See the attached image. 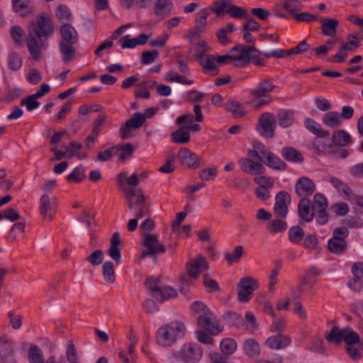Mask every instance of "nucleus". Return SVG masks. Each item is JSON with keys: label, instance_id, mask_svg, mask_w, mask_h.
<instances>
[{"label": "nucleus", "instance_id": "1", "mask_svg": "<svg viewBox=\"0 0 363 363\" xmlns=\"http://www.w3.org/2000/svg\"><path fill=\"white\" fill-rule=\"evenodd\" d=\"M53 33L52 21L46 13L40 14L37 16L35 21L29 25L26 44L33 60H39L41 58V51L48 48V39L52 35Z\"/></svg>", "mask_w": 363, "mask_h": 363}, {"label": "nucleus", "instance_id": "2", "mask_svg": "<svg viewBox=\"0 0 363 363\" xmlns=\"http://www.w3.org/2000/svg\"><path fill=\"white\" fill-rule=\"evenodd\" d=\"M62 40L60 41V52L63 56L64 62L72 61L75 56L74 45L78 42L79 35L75 28L68 23L60 27Z\"/></svg>", "mask_w": 363, "mask_h": 363}, {"label": "nucleus", "instance_id": "3", "mask_svg": "<svg viewBox=\"0 0 363 363\" xmlns=\"http://www.w3.org/2000/svg\"><path fill=\"white\" fill-rule=\"evenodd\" d=\"M185 333V326L179 321L171 322L160 327L157 333L156 341L163 347H169L177 339L182 337Z\"/></svg>", "mask_w": 363, "mask_h": 363}, {"label": "nucleus", "instance_id": "4", "mask_svg": "<svg viewBox=\"0 0 363 363\" xmlns=\"http://www.w3.org/2000/svg\"><path fill=\"white\" fill-rule=\"evenodd\" d=\"M145 286L150 291L152 297L161 303L177 295L175 289L161 284L160 279L156 277L147 278Z\"/></svg>", "mask_w": 363, "mask_h": 363}, {"label": "nucleus", "instance_id": "5", "mask_svg": "<svg viewBox=\"0 0 363 363\" xmlns=\"http://www.w3.org/2000/svg\"><path fill=\"white\" fill-rule=\"evenodd\" d=\"M172 356L174 359H180L184 363H197L203 356V350L196 344L186 343L179 352L173 353Z\"/></svg>", "mask_w": 363, "mask_h": 363}, {"label": "nucleus", "instance_id": "6", "mask_svg": "<svg viewBox=\"0 0 363 363\" xmlns=\"http://www.w3.org/2000/svg\"><path fill=\"white\" fill-rule=\"evenodd\" d=\"M349 235L347 228L340 227L333 230V237L328 240V250L334 254H342L346 251L347 242L345 238Z\"/></svg>", "mask_w": 363, "mask_h": 363}, {"label": "nucleus", "instance_id": "7", "mask_svg": "<svg viewBox=\"0 0 363 363\" xmlns=\"http://www.w3.org/2000/svg\"><path fill=\"white\" fill-rule=\"evenodd\" d=\"M237 286L239 289L238 299L242 303L249 301L252 297L253 291L259 288L257 281L250 276L242 277Z\"/></svg>", "mask_w": 363, "mask_h": 363}, {"label": "nucleus", "instance_id": "8", "mask_svg": "<svg viewBox=\"0 0 363 363\" xmlns=\"http://www.w3.org/2000/svg\"><path fill=\"white\" fill-rule=\"evenodd\" d=\"M232 51H238L240 54L235 56L234 65L236 67L244 66L249 64L252 58L261 55V52L253 46L238 45L234 47Z\"/></svg>", "mask_w": 363, "mask_h": 363}, {"label": "nucleus", "instance_id": "9", "mask_svg": "<svg viewBox=\"0 0 363 363\" xmlns=\"http://www.w3.org/2000/svg\"><path fill=\"white\" fill-rule=\"evenodd\" d=\"M143 245L146 247L140 254V259H144L147 256H154V260L156 262V254L164 253L166 247L162 244L155 235H146L144 237Z\"/></svg>", "mask_w": 363, "mask_h": 363}, {"label": "nucleus", "instance_id": "10", "mask_svg": "<svg viewBox=\"0 0 363 363\" xmlns=\"http://www.w3.org/2000/svg\"><path fill=\"white\" fill-rule=\"evenodd\" d=\"M312 208L315 213V219L320 225H325L328 221V214L326 211L328 201L325 196L320 193L314 195L311 203Z\"/></svg>", "mask_w": 363, "mask_h": 363}, {"label": "nucleus", "instance_id": "11", "mask_svg": "<svg viewBox=\"0 0 363 363\" xmlns=\"http://www.w3.org/2000/svg\"><path fill=\"white\" fill-rule=\"evenodd\" d=\"M275 127L276 119L273 113L266 112L259 116L257 130L262 137L272 138L274 136Z\"/></svg>", "mask_w": 363, "mask_h": 363}, {"label": "nucleus", "instance_id": "12", "mask_svg": "<svg viewBox=\"0 0 363 363\" xmlns=\"http://www.w3.org/2000/svg\"><path fill=\"white\" fill-rule=\"evenodd\" d=\"M145 121V116L140 112H135L130 118L121 127L120 134L123 140H126L131 137L130 129H136L141 127Z\"/></svg>", "mask_w": 363, "mask_h": 363}, {"label": "nucleus", "instance_id": "13", "mask_svg": "<svg viewBox=\"0 0 363 363\" xmlns=\"http://www.w3.org/2000/svg\"><path fill=\"white\" fill-rule=\"evenodd\" d=\"M180 163L190 169H197L204 163L202 158L186 147L180 149L178 152Z\"/></svg>", "mask_w": 363, "mask_h": 363}, {"label": "nucleus", "instance_id": "14", "mask_svg": "<svg viewBox=\"0 0 363 363\" xmlns=\"http://www.w3.org/2000/svg\"><path fill=\"white\" fill-rule=\"evenodd\" d=\"M208 267L206 258L200 254L197 255L195 258L190 259L186 264L188 275L195 279Z\"/></svg>", "mask_w": 363, "mask_h": 363}, {"label": "nucleus", "instance_id": "15", "mask_svg": "<svg viewBox=\"0 0 363 363\" xmlns=\"http://www.w3.org/2000/svg\"><path fill=\"white\" fill-rule=\"evenodd\" d=\"M197 323L212 335H216L222 331V328L212 312L203 314V316H198Z\"/></svg>", "mask_w": 363, "mask_h": 363}, {"label": "nucleus", "instance_id": "16", "mask_svg": "<svg viewBox=\"0 0 363 363\" xmlns=\"http://www.w3.org/2000/svg\"><path fill=\"white\" fill-rule=\"evenodd\" d=\"M291 203V196L284 191L277 193L275 196L274 213L279 218H284L288 213V207Z\"/></svg>", "mask_w": 363, "mask_h": 363}, {"label": "nucleus", "instance_id": "17", "mask_svg": "<svg viewBox=\"0 0 363 363\" xmlns=\"http://www.w3.org/2000/svg\"><path fill=\"white\" fill-rule=\"evenodd\" d=\"M123 191L128 201L129 209L134 210L135 207L146 203V198L140 188L136 189L125 188Z\"/></svg>", "mask_w": 363, "mask_h": 363}, {"label": "nucleus", "instance_id": "18", "mask_svg": "<svg viewBox=\"0 0 363 363\" xmlns=\"http://www.w3.org/2000/svg\"><path fill=\"white\" fill-rule=\"evenodd\" d=\"M316 189L315 184L306 177H300L296 183L295 191L299 197L306 198L312 195Z\"/></svg>", "mask_w": 363, "mask_h": 363}, {"label": "nucleus", "instance_id": "19", "mask_svg": "<svg viewBox=\"0 0 363 363\" xmlns=\"http://www.w3.org/2000/svg\"><path fill=\"white\" fill-rule=\"evenodd\" d=\"M240 168L251 175L262 174L265 172V167L262 162H256L250 158H242L239 160Z\"/></svg>", "mask_w": 363, "mask_h": 363}, {"label": "nucleus", "instance_id": "20", "mask_svg": "<svg viewBox=\"0 0 363 363\" xmlns=\"http://www.w3.org/2000/svg\"><path fill=\"white\" fill-rule=\"evenodd\" d=\"M40 213L44 218H48L52 220L56 213L55 203L52 202L48 194H43L40 199L39 203Z\"/></svg>", "mask_w": 363, "mask_h": 363}, {"label": "nucleus", "instance_id": "21", "mask_svg": "<svg viewBox=\"0 0 363 363\" xmlns=\"http://www.w3.org/2000/svg\"><path fill=\"white\" fill-rule=\"evenodd\" d=\"M122 247L123 243L122 241L121 240L119 233H113L111 238V245L108 250V253L110 257L116 263H120L121 262V254L120 252V247Z\"/></svg>", "mask_w": 363, "mask_h": 363}, {"label": "nucleus", "instance_id": "22", "mask_svg": "<svg viewBox=\"0 0 363 363\" xmlns=\"http://www.w3.org/2000/svg\"><path fill=\"white\" fill-rule=\"evenodd\" d=\"M298 212L300 218L306 222H311L315 216L311 201L307 198H301L298 204Z\"/></svg>", "mask_w": 363, "mask_h": 363}, {"label": "nucleus", "instance_id": "23", "mask_svg": "<svg viewBox=\"0 0 363 363\" xmlns=\"http://www.w3.org/2000/svg\"><path fill=\"white\" fill-rule=\"evenodd\" d=\"M274 87L269 80L264 79L257 84L256 89L250 90V94L255 99L269 97V94L274 90Z\"/></svg>", "mask_w": 363, "mask_h": 363}, {"label": "nucleus", "instance_id": "24", "mask_svg": "<svg viewBox=\"0 0 363 363\" xmlns=\"http://www.w3.org/2000/svg\"><path fill=\"white\" fill-rule=\"evenodd\" d=\"M291 342L289 337L277 334L268 337L266 340V345L272 350H281L287 347Z\"/></svg>", "mask_w": 363, "mask_h": 363}, {"label": "nucleus", "instance_id": "25", "mask_svg": "<svg viewBox=\"0 0 363 363\" xmlns=\"http://www.w3.org/2000/svg\"><path fill=\"white\" fill-rule=\"evenodd\" d=\"M322 24L321 32L325 36H334L337 33L339 21L335 18H323L320 19Z\"/></svg>", "mask_w": 363, "mask_h": 363}, {"label": "nucleus", "instance_id": "26", "mask_svg": "<svg viewBox=\"0 0 363 363\" xmlns=\"http://www.w3.org/2000/svg\"><path fill=\"white\" fill-rule=\"evenodd\" d=\"M304 125L308 130L315 135L317 137L325 138L330 135L329 131L323 129L320 125L313 119L310 118H306L304 121Z\"/></svg>", "mask_w": 363, "mask_h": 363}, {"label": "nucleus", "instance_id": "27", "mask_svg": "<svg viewBox=\"0 0 363 363\" xmlns=\"http://www.w3.org/2000/svg\"><path fill=\"white\" fill-rule=\"evenodd\" d=\"M331 140L334 145L340 147L347 146L352 143V138L350 135L343 130L334 131Z\"/></svg>", "mask_w": 363, "mask_h": 363}, {"label": "nucleus", "instance_id": "28", "mask_svg": "<svg viewBox=\"0 0 363 363\" xmlns=\"http://www.w3.org/2000/svg\"><path fill=\"white\" fill-rule=\"evenodd\" d=\"M13 9L21 16L32 13L33 6L30 0H12Z\"/></svg>", "mask_w": 363, "mask_h": 363}, {"label": "nucleus", "instance_id": "29", "mask_svg": "<svg viewBox=\"0 0 363 363\" xmlns=\"http://www.w3.org/2000/svg\"><path fill=\"white\" fill-rule=\"evenodd\" d=\"M171 139L174 143L186 144L190 140L189 131L185 126L180 127L171 134Z\"/></svg>", "mask_w": 363, "mask_h": 363}, {"label": "nucleus", "instance_id": "30", "mask_svg": "<svg viewBox=\"0 0 363 363\" xmlns=\"http://www.w3.org/2000/svg\"><path fill=\"white\" fill-rule=\"evenodd\" d=\"M172 9V0H157L154 6V13L157 16H165Z\"/></svg>", "mask_w": 363, "mask_h": 363}, {"label": "nucleus", "instance_id": "31", "mask_svg": "<svg viewBox=\"0 0 363 363\" xmlns=\"http://www.w3.org/2000/svg\"><path fill=\"white\" fill-rule=\"evenodd\" d=\"M322 121L325 125L332 128H337L342 123L340 116L336 111H330L324 114Z\"/></svg>", "mask_w": 363, "mask_h": 363}, {"label": "nucleus", "instance_id": "32", "mask_svg": "<svg viewBox=\"0 0 363 363\" xmlns=\"http://www.w3.org/2000/svg\"><path fill=\"white\" fill-rule=\"evenodd\" d=\"M281 155L284 159L291 162H301L303 161L302 154L293 147H286L283 148Z\"/></svg>", "mask_w": 363, "mask_h": 363}, {"label": "nucleus", "instance_id": "33", "mask_svg": "<svg viewBox=\"0 0 363 363\" xmlns=\"http://www.w3.org/2000/svg\"><path fill=\"white\" fill-rule=\"evenodd\" d=\"M245 354L250 357H257L260 354V348L257 342L254 339H247L243 343Z\"/></svg>", "mask_w": 363, "mask_h": 363}, {"label": "nucleus", "instance_id": "34", "mask_svg": "<svg viewBox=\"0 0 363 363\" xmlns=\"http://www.w3.org/2000/svg\"><path fill=\"white\" fill-rule=\"evenodd\" d=\"M232 4V0H218L214 1L211 7L208 9L214 12L218 16H223Z\"/></svg>", "mask_w": 363, "mask_h": 363}, {"label": "nucleus", "instance_id": "35", "mask_svg": "<svg viewBox=\"0 0 363 363\" xmlns=\"http://www.w3.org/2000/svg\"><path fill=\"white\" fill-rule=\"evenodd\" d=\"M28 358L30 363H45L43 351L35 345H32L29 347Z\"/></svg>", "mask_w": 363, "mask_h": 363}, {"label": "nucleus", "instance_id": "36", "mask_svg": "<svg viewBox=\"0 0 363 363\" xmlns=\"http://www.w3.org/2000/svg\"><path fill=\"white\" fill-rule=\"evenodd\" d=\"M223 318L230 326H235L238 328H241L245 325L244 320L241 315L235 312L229 311L225 313L223 315Z\"/></svg>", "mask_w": 363, "mask_h": 363}, {"label": "nucleus", "instance_id": "37", "mask_svg": "<svg viewBox=\"0 0 363 363\" xmlns=\"http://www.w3.org/2000/svg\"><path fill=\"white\" fill-rule=\"evenodd\" d=\"M225 109L233 113L235 118H240L245 116V111L243 110L242 105L234 100L229 101L224 104Z\"/></svg>", "mask_w": 363, "mask_h": 363}, {"label": "nucleus", "instance_id": "38", "mask_svg": "<svg viewBox=\"0 0 363 363\" xmlns=\"http://www.w3.org/2000/svg\"><path fill=\"white\" fill-rule=\"evenodd\" d=\"M344 328L340 329L337 326H334L325 336V339L330 342L339 345L344 340Z\"/></svg>", "mask_w": 363, "mask_h": 363}, {"label": "nucleus", "instance_id": "39", "mask_svg": "<svg viewBox=\"0 0 363 363\" xmlns=\"http://www.w3.org/2000/svg\"><path fill=\"white\" fill-rule=\"evenodd\" d=\"M210 16L208 9H203L199 11L196 19V29L199 33H202L206 30V19Z\"/></svg>", "mask_w": 363, "mask_h": 363}, {"label": "nucleus", "instance_id": "40", "mask_svg": "<svg viewBox=\"0 0 363 363\" xmlns=\"http://www.w3.org/2000/svg\"><path fill=\"white\" fill-rule=\"evenodd\" d=\"M7 65L11 71H18L21 68L23 65L22 57L19 54L11 52L9 54Z\"/></svg>", "mask_w": 363, "mask_h": 363}, {"label": "nucleus", "instance_id": "41", "mask_svg": "<svg viewBox=\"0 0 363 363\" xmlns=\"http://www.w3.org/2000/svg\"><path fill=\"white\" fill-rule=\"evenodd\" d=\"M243 254V247L242 245H237L232 252H226L224 254V257L228 264L238 263Z\"/></svg>", "mask_w": 363, "mask_h": 363}, {"label": "nucleus", "instance_id": "42", "mask_svg": "<svg viewBox=\"0 0 363 363\" xmlns=\"http://www.w3.org/2000/svg\"><path fill=\"white\" fill-rule=\"evenodd\" d=\"M328 181L339 192L344 194L347 196H350L351 189L346 183L333 176L328 177Z\"/></svg>", "mask_w": 363, "mask_h": 363}, {"label": "nucleus", "instance_id": "43", "mask_svg": "<svg viewBox=\"0 0 363 363\" xmlns=\"http://www.w3.org/2000/svg\"><path fill=\"white\" fill-rule=\"evenodd\" d=\"M103 276L106 282L113 283L116 281L114 266L112 262H105L102 267Z\"/></svg>", "mask_w": 363, "mask_h": 363}, {"label": "nucleus", "instance_id": "44", "mask_svg": "<svg viewBox=\"0 0 363 363\" xmlns=\"http://www.w3.org/2000/svg\"><path fill=\"white\" fill-rule=\"evenodd\" d=\"M294 121V112L292 111H281L278 114L279 124L282 127L291 125Z\"/></svg>", "mask_w": 363, "mask_h": 363}, {"label": "nucleus", "instance_id": "45", "mask_svg": "<svg viewBox=\"0 0 363 363\" xmlns=\"http://www.w3.org/2000/svg\"><path fill=\"white\" fill-rule=\"evenodd\" d=\"M265 164L270 168L279 170H284L286 167V163L272 152L268 155Z\"/></svg>", "mask_w": 363, "mask_h": 363}, {"label": "nucleus", "instance_id": "46", "mask_svg": "<svg viewBox=\"0 0 363 363\" xmlns=\"http://www.w3.org/2000/svg\"><path fill=\"white\" fill-rule=\"evenodd\" d=\"M282 219L279 218V219L270 221L267 225L268 230L272 233H276L286 230L287 224Z\"/></svg>", "mask_w": 363, "mask_h": 363}, {"label": "nucleus", "instance_id": "47", "mask_svg": "<svg viewBox=\"0 0 363 363\" xmlns=\"http://www.w3.org/2000/svg\"><path fill=\"white\" fill-rule=\"evenodd\" d=\"M304 232L303 229L298 226H293L289 230V240L294 243H298L303 238Z\"/></svg>", "mask_w": 363, "mask_h": 363}, {"label": "nucleus", "instance_id": "48", "mask_svg": "<svg viewBox=\"0 0 363 363\" xmlns=\"http://www.w3.org/2000/svg\"><path fill=\"white\" fill-rule=\"evenodd\" d=\"M344 341L348 345H352L353 344L357 343L359 342L360 338L359 335L354 332L350 327H347L344 328Z\"/></svg>", "mask_w": 363, "mask_h": 363}, {"label": "nucleus", "instance_id": "49", "mask_svg": "<svg viewBox=\"0 0 363 363\" xmlns=\"http://www.w3.org/2000/svg\"><path fill=\"white\" fill-rule=\"evenodd\" d=\"M11 346L10 342L6 337L0 338V362H4L7 357H10Z\"/></svg>", "mask_w": 363, "mask_h": 363}, {"label": "nucleus", "instance_id": "50", "mask_svg": "<svg viewBox=\"0 0 363 363\" xmlns=\"http://www.w3.org/2000/svg\"><path fill=\"white\" fill-rule=\"evenodd\" d=\"M86 177L85 169L82 166L75 167L72 173L67 176V181H74L77 183L83 181Z\"/></svg>", "mask_w": 363, "mask_h": 363}, {"label": "nucleus", "instance_id": "51", "mask_svg": "<svg viewBox=\"0 0 363 363\" xmlns=\"http://www.w3.org/2000/svg\"><path fill=\"white\" fill-rule=\"evenodd\" d=\"M66 359L69 363H80L77 354L75 346L72 341H69L66 349Z\"/></svg>", "mask_w": 363, "mask_h": 363}, {"label": "nucleus", "instance_id": "52", "mask_svg": "<svg viewBox=\"0 0 363 363\" xmlns=\"http://www.w3.org/2000/svg\"><path fill=\"white\" fill-rule=\"evenodd\" d=\"M220 347L223 352L227 354H231L236 350L237 343L231 338H226L220 342Z\"/></svg>", "mask_w": 363, "mask_h": 363}, {"label": "nucleus", "instance_id": "53", "mask_svg": "<svg viewBox=\"0 0 363 363\" xmlns=\"http://www.w3.org/2000/svg\"><path fill=\"white\" fill-rule=\"evenodd\" d=\"M245 320L246 323L244 325V326H245V330L251 333H255L258 325L255 316L252 312L247 311L245 313Z\"/></svg>", "mask_w": 363, "mask_h": 363}, {"label": "nucleus", "instance_id": "54", "mask_svg": "<svg viewBox=\"0 0 363 363\" xmlns=\"http://www.w3.org/2000/svg\"><path fill=\"white\" fill-rule=\"evenodd\" d=\"M228 13L235 18H247V11L245 9L231 4L229 9H228Z\"/></svg>", "mask_w": 363, "mask_h": 363}, {"label": "nucleus", "instance_id": "55", "mask_svg": "<svg viewBox=\"0 0 363 363\" xmlns=\"http://www.w3.org/2000/svg\"><path fill=\"white\" fill-rule=\"evenodd\" d=\"M38 97L32 94L28 96L26 99L21 101V106H26L28 111H32L40 106V102L37 101Z\"/></svg>", "mask_w": 363, "mask_h": 363}, {"label": "nucleus", "instance_id": "56", "mask_svg": "<svg viewBox=\"0 0 363 363\" xmlns=\"http://www.w3.org/2000/svg\"><path fill=\"white\" fill-rule=\"evenodd\" d=\"M118 154V148L116 146H113L103 152H99L96 157L97 161L106 162L111 160L113 155Z\"/></svg>", "mask_w": 363, "mask_h": 363}, {"label": "nucleus", "instance_id": "57", "mask_svg": "<svg viewBox=\"0 0 363 363\" xmlns=\"http://www.w3.org/2000/svg\"><path fill=\"white\" fill-rule=\"evenodd\" d=\"M217 172L218 170L216 167L204 168L199 172V177L203 181H209L216 177Z\"/></svg>", "mask_w": 363, "mask_h": 363}, {"label": "nucleus", "instance_id": "58", "mask_svg": "<svg viewBox=\"0 0 363 363\" xmlns=\"http://www.w3.org/2000/svg\"><path fill=\"white\" fill-rule=\"evenodd\" d=\"M56 16L60 21H69L72 19V13L67 6L60 5L56 10Z\"/></svg>", "mask_w": 363, "mask_h": 363}, {"label": "nucleus", "instance_id": "59", "mask_svg": "<svg viewBox=\"0 0 363 363\" xmlns=\"http://www.w3.org/2000/svg\"><path fill=\"white\" fill-rule=\"evenodd\" d=\"M166 79L172 82H178L183 84L191 85L193 81L188 79L185 77L181 76L175 72H169L167 74Z\"/></svg>", "mask_w": 363, "mask_h": 363}, {"label": "nucleus", "instance_id": "60", "mask_svg": "<svg viewBox=\"0 0 363 363\" xmlns=\"http://www.w3.org/2000/svg\"><path fill=\"white\" fill-rule=\"evenodd\" d=\"M254 182L259 185V188L271 189L274 186V180L271 177L264 176L255 177Z\"/></svg>", "mask_w": 363, "mask_h": 363}, {"label": "nucleus", "instance_id": "61", "mask_svg": "<svg viewBox=\"0 0 363 363\" xmlns=\"http://www.w3.org/2000/svg\"><path fill=\"white\" fill-rule=\"evenodd\" d=\"M23 30L19 26H14L10 29V35L17 45L23 43Z\"/></svg>", "mask_w": 363, "mask_h": 363}, {"label": "nucleus", "instance_id": "62", "mask_svg": "<svg viewBox=\"0 0 363 363\" xmlns=\"http://www.w3.org/2000/svg\"><path fill=\"white\" fill-rule=\"evenodd\" d=\"M86 260L92 265H99L104 260V252L101 250L94 251L89 256L86 257Z\"/></svg>", "mask_w": 363, "mask_h": 363}, {"label": "nucleus", "instance_id": "63", "mask_svg": "<svg viewBox=\"0 0 363 363\" xmlns=\"http://www.w3.org/2000/svg\"><path fill=\"white\" fill-rule=\"evenodd\" d=\"M82 148V144L78 143L75 141L70 142L68 146L65 147L67 157L72 158L74 156L77 155Z\"/></svg>", "mask_w": 363, "mask_h": 363}, {"label": "nucleus", "instance_id": "64", "mask_svg": "<svg viewBox=\"0 0 363 363\" xmlns=\"http://www.w3.org/2000/svg\"><path fill=\"white\" fill-rule=\"evenodd\" d=\"M133 211H135V215L137 218L141 219L150 216V206L147 203L135 207Z\"/></svg>", "mask_w": 363, "mask_h": 363}]
</instances>
